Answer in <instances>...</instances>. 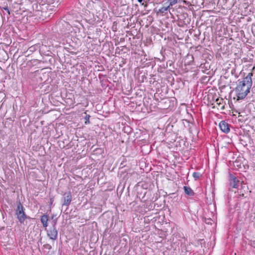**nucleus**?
Masks as SVG:
<instances>
[{
	"label": "nucleus",
	"instance_id": "14",
	"mask_svg": "<svg viewBox=\"0 0 255 255\" xmlns=\"http://www.w3.org/2000/svg\"><path fill=\"white\" fill-rule=\"evenodd\" d=\"M43 247H44V249H47V250H50L52 248L51 246L50 245H49V244H48L44 245H43Z\"/></svg>",
	"mask_w": 255,
	"mask_h": 255
},
{
	"label": "nucleus",
	"instance_id": "10",
	"mask_svg": "<svg viewBox=\"0 0 255 255\" xmlns=\"http://www.w3.org/2000/svg\"><path fill=\"white\" fill-rule=\"evenodd\" d=\"M201 176V174L199 172H194L193 173V177L194 178L195 180H197Z\"/></svg>",
	"mask_w": 255,
	"mask_h": 255
},
{
	"label": "nucleus",
	"instance_id": "19",
	"mask_svg": "<svg viewBox=\"0 0 255 255\" xmlns=\"http://www.w3.org/2000/svg\"><path fill=\"white\" fill-rule=\"evenodd\" d=\"M169 63V65L171 66V62H170V61H169L167 62V63Z\"/></svg>",
	"mask_w": 255,
	"mask_h": 255
},
{
	"label": "nucleus",
	"instance_id": "20",
	"mask_svg": "<svg viewBox=\"0 0 255 255\" xmlns=\"http://www.w3.org/2000/svg\"><path fill=\"white\" fill-rule=\"evenodd\" d=\"M144 6H145V7L147 6V4H145V5H144Z\"/></svg>",
	"mask_w": 255,
	"mask_h": 255
},
{
	"label": "nucleus",
	"instance_id": "16",
	"mask_svg": "<svg viewBox=\"0 0 255 255\" xmlns=\"http://www.w3.org/2000/svg\"><path fill=\"white\" fill-rule=\"evenodd\" d=\"M34 50H35V47L34 46H31L28 49V50H29L30 52L33 51Z\"/></svg>",
	"mask_w": 255,
	"mask_h": 255
},
{
	"label": "nucleus",
	"instance_id": "12",
	"mask_svg": "<svg viewBox=\"0 0 255 255\" xmlns=\"http://www.w3.org/2000/svg\"><path fill=\"white\" fill-rule=\"evenodd\" d=\"M248 244L250 245L251 246L253 247V248H255V240L252 241L250 240L249 241Z\"/></svg>",
	"mask_w": 255,
	"mask_h": 255
},
{
	"label": "nucleus",
	"instance_id": "4",
	"mask_svg": "<svg viewBox=\"0 0 255 255\" xmlns=\"http://www.w3.org/2000/svg\"><path fill=\"white\" fill-rule=\"evenodd\" d=\"M63 204L62 206H67L68 207L71 202L72 201V195L70 192H68L65 193L62 197Z\"/></svg>",
	"mask_w": 255,
	"mask_h": 255
},
{
	"label": "nucleus",
	"instance_id": "1",
	"mask_svg": "<svg viewBox=\"0 0 255 255\" xmlns=\"http://www.w3.org/2000/svg\"><path fill=\"white\" fill-rule=\"evenodd\" d=\"M252 73H249L242 81L239 80L236 88L235 89L237 100H243L246 98L250 91L252 86Z\"/></svg>",
	"mask_w": 255,
	"mask_h": 255
},
{
	"label": "nucleus",
	"instance_id": "3",
	"mask_svg": "<svg viewBox=\"0 0 255 255\" xmlns=\"http://www.w3.org/2000/svg\"><path fill=\"white\" fill-rule=\"evenodd\" d=\"M47 235L52 241H55L57 239L58 231L55 225H52L51 227L47 230Z\"/></svg>",
	"mask_w": 255,
	"mask_h": 255
},
{
	"label": "nucleus",
	"instance_id": "8",
	"mask_svg": "<svg viewBox=\"0 0 255 255\" xmlns=\"http://www.w3.org/2000/svg\"><path fill=\"white\" fill-rule=\"evenodd\" d=\"M184 190L185 194L189 196H192L194 195V191L190 187L184 186Z\"/></svg>",
	"mask_w": 255,
	"mask_h": 255
},
{
	"label": "nucleus",
	"instance_id": "18",
	"mask_svg": "<svg viewBox=\"0 0 255 255\" xmlns=\"http://www.w3.org/2000/svg\"><path fill=\"white\" fill-rule=\"evenodd\" d=\"M56 222H57L56 220L54 221V224L53 225H55V226L56 224Z\"/></svg>",
	"mask_w": 255,
	"mask_h": 255
},
{
	"label": "nucleus",
	"instance_id": "2",
	"mask_svg": "<svg viewBox=\"0 0 255 255\" xmlns=\"http://www.w3.org/2000/svg\"><path fill=\"white\" fill-rule=\"evenodd\" d=\"M24 207L20 201L18 202L17 208L15 210V214L20 224L24 223L25 220L27 218V216L24 211Z\"/></svg>",
	"mask_w": 255,
	"mask_h": 255
},
{
	"label": "nucleus",
	"instance_id": "17",
	"mask_svg": "<svg viewBox=\"0 0 255 255\" xmlns=\"http://www.w3.org/2000/svg\"><path fill=\"white\" fill-rule=\"evenodd\" d=\"M143 0H137L138 2H139L140 3H141L142 5H143L144 3H142V2L143 1Z\"/></svg>",
	"mask_w": 255,
	"mask_h": 255
},
{
	"label": "nucleus",
	"instance_id": "15",
	"mask_svg": "<svg viewBox=\"0 0 255 255\" xmlns=\"http://www.w3.org/2000/svg\"><path fill=\"white\" fill-rule=\"evenodd\" d=\"M2 9H3L5 10H6L7 11V12L8 13V15H10V12L9 8H8V7L7 6L3 7Z\"/></svg>",
	"mask_w": 255,
	"mask_h": 255
},
{
	"label": "nucleus",
	"instance_id": "11",
	"mask_svg": "<svg viewBox=\"0 0 255 255\" xmlns=\"http://www.w3.org/2000/svg\"><path fill=\"white\" fill-rule=\"evenodd\" d=\"M169 6H172L174 4H176L177 3V0H169Z\"/></svg>",
	"mask_w": 255,
	"mask_h": 255
},
{
	"label": "nucleus",
	"instance_id": "6",
	"mask_svg": "<svg viewBox=\"0 0 255 255\" xmlns=\"http://www.w3.org/2000/svg\"><path fill=\"white\" fill-rule=\"evenodd\" d=\"M219 127L221 130L225 133H228L230 131L229 125L225 121H221L219 124Z\"/></svg>",
	"mask_w": 255,
	"mask_h": 255
},
{
	"label": "nucleus",
	"instance_id": "5",
	"mask_svg": "<svg viewBox=\"0 0 255 255\" xmlns=\"http://www.w3.org/2000/svg\"><path fill=\"white\" fill-rule=\"evenodd\" d=\"M229 181L230 186L234 188H238L239 180L233 174H229Z\"/></svg>",
	"mask_w": 255,
	"mask_h": 255
},
{
	"label": "nucleus",
	"instance_id": "9",
	"mask_svg": "<svg viewBox=\"0 0 255 255\" xmlns=\"http://www.w3.org/2000/svg\"><path fill=\"white\" fill-rule=\"evenodd\" d=\"M170 6L168 5L167 6L162 7L161 8L159 9L158 10L156 11L157 13H166L167 11L169 10Z\"/></svg>",
	"mask_w": 255,
	"mask_h": 255
},
{
	"label": "nucleus",
	"instance_id": "13",
	"mask_svg": "<svg viewBox=\"0 0 255 255\" xmlns=\"http://www.w3.org/2000/svg\"><path fill=\"white\" fill-rule=\"evenodd\" d=\"M90 118V116L89 115H87L85 118V119L86 120L85 121V124H89L90 123V121H89V119Z\"/></svg>",
	"mask_w": 255,
	"mask_h": 255
},
{
	"label": "nucleus",
	"instance_id": "7",
	"mask_svg": "<svg viewBox=\"0 0 255 255\" xmlns=\"http://www.w3.org/2000/svg\"><path fill=\"white\" fill-rule=\"evenodd\" d=\"M40 221L43 225V226L45 228V230H46V227L48 226V216L47 215L44 214L41 216Z\"/></svg>",
	"mask_w": 255,
	"mask_h": 255
}]
</instances>
